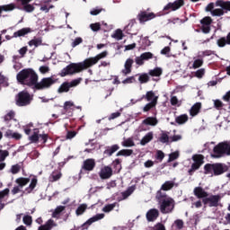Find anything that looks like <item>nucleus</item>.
Masks as SVG:
<instances>
[{"label": "nucleus", "mask_w": 230, "mask_h": 230, "mask_svg": "<svg viewBox=\"0 0 230 230\" xmlns=\"http://www.w3.org/2000/svg\"><path fill=\"white\" fill-rule=\"evenodd\" d=\"M109 55V52L103 51L93 58H86L84 61L80 63H72L66 67L63 68L60 72V76H67V75H76V73H82L87 67H92L95 64H98L99 60L105 58Z\"/></svg>", "instance_id": "obj_1"}, {"label": "nucleus", "mask_w": 230, "mask_h": 230, "mask_svg": "<svg viewBox=\"0 0 230 230\" xmlns=\"http://www.w3.org/2000/svg\"><path fill=\"white\" fill-rule=\"evenodd\" d=\"M206 12H210L212 17H222L230 12V1L217 0L210 3L207 5Z\"/></svg>", "instance_id": "obj_2"}, {"label": "nucleus", "mask_w": 230, "mask_h": 230, "mask_svg": "<svg viewBox=\"0 0 230 230\" xmlns=\"http://www.w3.org/2000/svg\"><path fill=\"white\" fill-rule=\"evenodd\" d=\"M156 199L160 205L161 213H172L175 208V201L173 199L168 197L165 192L158 190L156 193Z\"/></svg>", "instance_id": "obj_3"}, {"label": "nucleus", "mask_w": 230, "mask_h": 230, "mask_svg": "<svg viewBox=\"0 0 230 230\" xmlns=\"http://www.w3.org/2000/svg\"><path fill=\"white\" fill-rule=\"evenodd\" d=\"M205 174L210 175L213 177V175H222L226 170V165L222 164H207L204 166Z\"/></svg>", "instance_id": "obj_4"}, {"label": "nucleus", "mask_w": 230, "mask_h": 230, "mask_svg": "<svg viewBox=\"0 0 230 230\" xmlns=\"http://www.w3.org/2000/svg\"><path fill=\"white\" fill-rule=\"evenodd\" d=\"M212 157H222V155H230V144L227 142L219 143L213 149Z\"/></svg>", "instance_id": "obj_5"}, {"label": "nucleus", "mask_w": 230, "mask_h": 230, "mask_svg": "<svg viewBox=\"0 0 230 230\" xmlns=\"http://www.w3.org/2000/svg\"><path fill=\"white\" fill-rule=\"evenodd\" d=\"M58 82V79L55 76L44 77L35 84V89L38 91H44V89H49L51 85H55Z\"/></svg>", "instance_id": "obj_6"}, {"label": "nucleus", "mask_w": 230, "mask_h": 230, "mask_svg": "<svg viewBox=\"0 0 230 230\" xmlns=\"http://www.w3.org/2000/svg\"><path fill=\"white\" fill-rule=\"evenodd\" d=\"M32 100L33 98L27 92H20L16 95L15 102L18 107H26V105H30V103H31Z\"/></svg>", "instance_id": "obj_7"}, {"label": "nucleus", "mask_w": 230, "mask_h": 230, "mask_svg": "<svg viewBox=\"0 0 230 230\" xmlns=\"http://www.w3.org/2000/svg\"><path fill=\"white\" fill-rule=\"evenodd\" d=\"M194 163L191 165L190 170H189V173L191 175L193 172L199 170L202 164H204V156L202 155H195L192 156Z\"/></svg>", "instance_id": "obj_8"}, {"label": "nucleus", "mask_w": 230, "mask_h": 230, "mask_svg": "<svg viewBox=\"0 0 230 230\" xmlns=\"http://www.w3.org/2000/svg\"><path fill=\"white\" fill-rule=\"evenodd\" d=\"M29 140L31 141V143H39V141L47 143L48 134L46 133L39 134V131L35 129L33 134L29 137Z\"/></svg>", "instance_id": "obj_9"}, {"label": "nucleus", "mask_w": 230, "mask_h": 230, "mask_svg": "<svg viewBox=\"0 0 230 230\" xmlns=\"http://www.w3.org/2000/svg\"><path fill=\"white\" fill-rule=\"evenodd\" d=\"M39 80V75L35 71L31 70V73L29 74V76H27V79H25L23 85H29V87H33L35 89V85H37V82Z\"/></svg>", "instance_id": "obj_10"}, {"label": "nucleus", "mask_w": 230, "mask_h": 230, "mask_svg": "<svg viewBox=\"0 0 230 230\" xmlns=\"http://www.w3.org/2000/svg\"><path fill=\"white\" fill-rule=\"evenodd\" d=\"M220 195H212L208 198L203 199V203L208 204L209 208H217L220 202Z\"/></svg>", "instance_id": "obj_11"}, {"label": "nucleus", "mask_w": 230, "mask_h": 230, "mask_svg": "<svg viewBox=\"0 0 230 230\" xmlns=\"http://www.w3.org/2000/svg\"><path fill=\"white\" fill-rule=\"evenodd\" d=\"M150 58H154V54L151 52H145L139 57H137L135 58V62L137 66H143V64H145V60H150Z\"/></svg>", "instance_id": "obj_12"}, {"label": "nucleus", "mask_w": 230, "mask_h": 230, "mask_svg": "<svg viewBox=\"0 0 230 230\" xmlns=\"http://www.w3.org/2000/svg\"><path fill=\"white\" fill-rule=\"evenodd\" d=\"M200 22L202 24L203 33H209V31H211V22H213V20L211 19V17L207 16V17L203 18L200 21Z\"/></svg>", "instance_id": "obj_13"}, {"label": "nucleus", "mask_w": 230, "mask_h": 230, "mask_svg": "<svg viewBox=\"0 0 230 230\" xmlns=\"http://www.w3.org/2000/svg\"><path fill=\"white\" fill-rule=\"evenodd\" d=\"M183 5L184 0H176L173 3H169L167 5H165L164 10H172V12H175V10H179V8Z\"/></svg>", "instance_id": "obj_14"}, {"label": "nucleus", "mask_w": 230, "mask_h": 230, "mask_svg": "<svg viewBox=\"0 0 230 230\" xmlns=\"http://www.w3.org/2000/svg\"><path fill=\"white\" fill-rule=\"evenodd\" d=\"M103 218H105V214H96L95 216H93V217L89 218L84 225L83 227H84L85 229H87V227L93 224H94V222H98V220H103Z\"/></svg>", "instance_id": "obj_15"}, {"label": "nucleus", "mask_w": 230, "mask_h": 230, "mask_svg": "<svg viewBox=\"0 0 230 230\" xmlns=\"http://www.w3.org/2000/svg\"><path fill=\"white\" fill-rule=\"evenodd\" d=\"M99 176L103 180L111 179V177H112V168L109 166L102 167L99 172Z\"/></svg>", "instance_id": "obj_16"}, {"label": "nucleus", "mask_w": 230, "mask_h": 230, "mask_svg": "<svg viewBox=\"0 0 230 230\" xmlns=\"http://www.w3.org/2000/svg\"><path fill=\"white\" fill-rule=\"evenodd\" d=\"M152 19H155L154 13L142 12L138 14V21L140 22H146L147 21H152Z\"/></svg>", "instance_id": "obj_17"}, {"label": "nucleus", "mask_w": 230, "mask_h": 230, "mask_svg": "<svg viewBox=\"0 0 230 230\" xmlns=\"http://www.w3.org/2000/svg\"><path fill=\"white\" fill-rule=\"evenodd\" d=\"M32 69H23L22 71H20L16 76L18 82H20V84H24L25 80L28 78L29 75L31 73Z\"/></svg>", "instance_id": "obj_18"}, {"label": "nucleus", "mask_w": 230, "mask_h": 230, "mask_svg": "<svg viewBox=\"0 0 230 230\" xmlns=\"http://www.w3.org/2000/svg\"><path fill=\"white\" fill-rule=\"evenodd\" d=\"M4 137L8 139H22V135L21 133L15 132L12 129H7L4 133Z\"/></svg>", "instance_id": "obj_19"}, {"label": "nucleus", "mask_w": 230, "mask_h": 230, "mask_svg": "<svg viewBox=\"0 0 230 230\" xmlns=\"http://www.w3.org/2000/svg\"><path fill=\"white\" fill-rule=\"evenodd\" d=\"M132 64H134V59L128 58L124 64V69L122 70V74H124L125 76L127 75H130L132 73Z\"/></svg>", "instance_id": "obj_20"}, {"label": "nucleus", "mask_w": 230, "mask_h": 230, "mask_svg": "<svg viewBox=\"0 0 230 230\" xmlns=\"http://www.w3.org/2000/svg\"><path fill=\"white\" fill-rule=\"evenodd\" d=\"M159 217V210L156 208H151L146 213V218L148 222H154V220H157V217Z\"/></svg>", "instance_id": "obj_21"}, {"label": "nucleus", "mask_w": 230, "mask_h": 230, "mask_svg": "<svg viewBox=\"0 0 230 230\" xmlns=\"http://www.w3.org/2000/svg\"><path fill=\"white\" fill-rule=\"evenodd\" d=\"M8 155H10L8 151L0 149V170H4V168H6V163H4V160Z\"/></svg>", "instance_id": "obj_22"}, {"label": "nucleus", "mask_w": 230, "mask_h": 230, "mask_svg": "<svg viewBox=\"0 0 230 230\" xmlns=\"http://www.w3.org/2000/svg\"><path fill=\"white\" fill-rule=\"evenodd\" d=\"M95 166H96V162H94V159H87L84 162V164H83L84 170H86L87 172H93Z\"/></svg>", "instance_id": "obj_23"}, {"label": "nucleus", "mask_w": 230, "mask_h": 230, "mask_svg": "<svg viewBox=\"0 0 230 230\" xmlns=\"http://www.w3.org/2000/svg\"><path fill=\"white\" fill-rule=\"evenodd\" d=\"M200 109H202V103L196 102L190 110V116L195 118L200 112Z\"/></svg>", "instance_id": "obj_24"}, {"label": "nucleus", "mask_w": 230, "mask_h": 230, "mask_svg": "<svg viewBox=\"0 0 230 230\" xmlns=\"http://www.w3.org/2000/svg\"><path fill=\"white\" fill-rule=\"evenodd\" d=\"M28 33H31V29L27 27V28H22L17 31H15L13 35L14 39H17V37H24L28 35Z\"/></svg>", "instance_id": "obj_25"}, {"label": "nucleus", "mask_w": 230, "mask_h": 230, "mask_svg": "<svg viewBox=\"0 0 230 230\" xmlns=\"http://www.w3.org/2000/svg\"><path fill=\"white\" fill-rule=\"evenodd\" d=\"M143 125H146L149 127H156L159 120L155 117H147L146 119L142 121Z\"/></svg>", "instance_id": "obj_26"}, {"label": "nucleus", "mask_w": 230, "mask_h": 230, "mask_svg": "<svg viewBox=\"0 0 230 230\" xmlns=\"http://www.w3.org/2000/svg\"><path fill=\"white\" fill-rule=\"evenodd\" d=\"M22 3L23 6V10L27 12L28 13H31L33 10H35V7L31 4H28V3H31L32 0H18Z\"/></svg>", "instance_id": "obj_27"}, {"label": "nucleus", "mask_w": 230, "mask_h": 230, "mask_svg": "<svg viewBox=\"0 0 230 230\" xmlns=\"http://www.w3.org/2000/svg\"><path fill=\"white\" fill-rule=\"evenodd\" d=\"M53 227H57V224L52 219H49L45 225L40 226L38 230H51Z\"/></svg>", "instance_id": "obj_28"}, {"label": "nucleus", "mask_w": 230, "mask_h": 230, "mask_svg": "<svg viewBox=\"0 0 230 230\" xmlns=\"http://www.w3.org/2000/svg\"><path fill=\"white\" fill-rule=\"evenodd\" d=\"M194 195H196L198 199H205V197H208V192H206L204 189L200 187H196L194 189Z\"/></svg>", "instance_id": "obj_29"}, {"label": "nucleus", "mask_w": 230, "mask_h": 230, "mask_svg": "<svg viewBox=\"0 0 230 230\" xmlns=\"http://www.w3.org/2000/svg\"><path fill=\"white\" fill-rule=\"evenodd\" d=\"M154 139V132H148L140 141V145L145 146L147 143H150Z\"/></svg>", "instance_id": "obj_30"}, {"label": "nucleus", "mask_w": 230, "mask_h": 230, "mask_svg": "<svg viewBox=\"0 0 230 230\" xmlns=\"http://www.w3.org/2000/svg\"><path fill=\"white\" fill-rule=\"evenodd\" d=\"M173 186H175V181H165L162 185L161 190H163V191H170V190H172V188H173Z\"/></svg>", "instance_id": "obj_31"}, {"label": "nucleus", "mask_w": 230, "mask_h": 230, "mask_svg": "<svg viewBox=\"0 0 230 230\" xmlns=\"http://www.w3.org/2000/svg\"><path fill=\"white\" fill-rule=\"evenodd\" d=\"M226 44L230 45V32L226 36V38H220L219 40H217V46L219 48H224V46H226Z\"/></svg>", "instance_id": "obj_32"}, {"label": "nucleus", "mask_w": 230, "mask_h": 230, "mask_svg": "<svg viewBox=\"0 0 230 230\" xmlns=\"http://www.w3.org/2000/svg\"><path fill=\"white\" fill-rule=\"evenodd\" d=\"M13 10H15L14 4L0 5V15H1V13H3V12H12Z\"/></svg>", "instance_id": "obj_33"}, {"label": "nucleus", "mask_w": 230, "mask_h": 230, "mask_svg": "<svg viewBox=\"0 0 230 230\" xmlns=\"http://www.w3.org/2000/svg\"><path fill=\"white\" fill-rule=\"evenodd\" d=\"M61 177H62V172H60V171H55L51 173V175L49 177V181L51 182H55V181H58Z\"/></svg>", "instance_id": "obj_34"}, {"label": "nucleus", "mask_w": 230, "mask_h": 230, "mask_svg": "<svg viewBox=\"0 0 230 230\" xmlns=\"http://www.w3.org/2000/svg\"><path fill=\"white\" fill-rule=\"evenodd\" d=\"M157 99H158V97H155V98L153 99V102L147 103V104L144 107V109H143L144 112H148V111H150V109H153V107H155V105H157Z\"/></svg>", "instance_id": "obj_35"}, {"label": "nucleus", "mask_w": 230, "mask_h": 230, "mask_svg": "<svg viewBox=\"0 0 230 230\" xmlns=\"http://www.w3.org/2000/svg\"><path fill=\"white\" fill-rule=\"evenodd\" d=\"M29 46H34L35 48H39V46H42V38H34L29 41Z\"/></svg>", "instance_id": "obj_36"}, {"label": "nucleus", "mask_w": 230, "mask_h": 230, "mask_svg": "<svg viewBox=\"0 0 230 230\" xmlns=\"http://www.w3.org/2000/svg\"><path fill=\"white\" fill-rule=\"evenodd\" d=\"M134 154V151L132 149H122L117 153V157H119V155H124L125 157H128Z\"/></svg>", "instance_id": "obj_37"}, {"label": "nucleus", "mask_w": 230, "mask_h": 230, "mask_svg": "<svg viewBox=\"0 0 230 230\" xmlns=\"http://www.w3.org/2000/svg\"><path fill=\"white\" fill-rule=\"evenodd\" d=\"M150 76H161L163 75V68L155 67L154 69L149 70Z\"/></svg>", "instance_id": "obj_38"}, {"label": "nucleus", "mask_w": 230, "mask_h": 230, "mask_svg": "<svg viewBox=\"0 0 230 230\" xmlns=\"http://www.w3.org/2000/svg\"><path fill=\"white\" fill-rule=\"evenodd\" d=\"M118 150H119V145H113L109 149H106L104 151V154L111 156V155H112V154H114V152H118Z\"/></svg>", "instance_id": "obj_39"}, {"label": "nucleus", "mask_w": 230, "mask_h": 230, "mask_svg": "<svg viewBox=\"0 0 230 230\" xmlns=\"http://www.w3.org/2000/svg\"><path fill=\"white\" fill-rule=\"evenodd\" d=\"M188 119L189 117L187 114L180 115L176 118V123H178V125H184V123L188 121Z\"/></svg>", "instance_id": "obj_40"}, {"label": "nucleus", "mask_w": 230, "mask_h": 230, "mask_svg": "<svg viewBox=\"0 0 230 230\" xmlns=\"http://www.w3.org/2000/svg\"><path fill=\"white\" fill-rule=\"evenodd\" d=\"M28 182H30V179H28V178L16 179V184H18V186L22 189L24 188V186H26V184H28Z\"/></svg>", "instance_id": "obj_41"}, {"label": "nucleus", "mask_w": 230, "mask_h": 230, "mask_svg": "<svg viewBox=\"0 0 230 230\" xmlns=\"http://www.w3.org/2000/svg\"><path fill=\"white\" fill-rule=\"evenodd\" d=\"M21 168H22L21 164H13L11 166L10 172L13 173V175H15L21 172Z\"/></svg>", "instance_id": "obj_42"}, {"label": "nucleus", "mask_w": 230, "mask_h": 230, "mask_svg": "<svg viewBox=\"0 0 230 230\" xmlns=\"http://www.w3.org/2000/svg\"><path fill=\"white\" fill-rule=\"evenodd\" d=\"M160 143H171V137L168 133L163 132L159 137Z\"/></svg>", "instance_id": "obj_43"}, {"label": "nucleus", "mask_w": 230, "mask_h": 230, "mask_svg": "<svg viewBox=\"0 0 230 230\" xmlns=\"http://www.w3.org/2000/svg\"><path fill=\"white\" fill-rule=\"evenodd\" d=\"M86 209H87V204H81L75 210V215H77V217H80V215H84V213H85Z\"/></svg>", "instance_id": "obj_44"}, {"label": "nucleus", "mask_w": 230, "mask_h": 230, "mask_svg": "<svg viewBox=\"0 0 230 230\" xmlns=\"http://www.w3.org/2000/svg\"><path fill=\"white\" fill-rule=\"evenodd\" d=\"M64 209H66L65 206L57 207L56 209L52 213L53 218H58V215H60L62 213V211H64Z\"/></svg>", "instance_id": "obj_45"}, {"label": "nucleus", "mask_w": 230, "mask_h": 230, "mask_svg": "<svg viewBox=\"0 0 230 230\" xmlns=\"http://www.w3.org/2000/svg\"><path fill=\"white\" fill-rule=\"evenodd\" d=\"M69 89H71V85L69 84V83H64L58 88V93H68Z\"/></svg>", "instance_id": "obj_46"}, {"label": "nucleus", "mask_w": 230, "mask_h": 230, "mask_svg": "<svg viewBox=\"0 0 230 230\" xmlns=\"http://www.w3.org/2000/svg\"><path fill=\"white\" fill-rule=\"evenodd\" d=\"M136 190V186L129 187L126 191L122 192V197L124 199H127L128 197H130L132 193Z\"/></svg>", "instance_id": "obj_47"}, {"label": "nucleus", "mask_w": 230, "mask_h": 230, "mask_svg": "<svg viewBox=\"0 0 230 230\" xmlns=\"http://www.w3.org/2000/svg\"><path fill=\"white\" fill-rule=\"evenodd\" d=\"M118 203H112V204H108L103 207L102 211L103 213H111L114 208H116Z\"/></svg>", "instance_id": "obj_48"}, {"label": "nucleus", "mask_w": 230, "mask_h": 230, "mask_svg": "<svg viewBox=\"0 0 230 230\" xmlns=\"http://www.w3.org/2000/svg\"><path fill=\"white\" fill-rule=\"evenodd\" d=\"M113 39H116V40H121L123 39V31L121 30H117L115 32L111 35Z\"/></svg>", "instance_id": "obj_49"}, {"label": "nucleus", "mask_w": 230, "mask_h": 230, "mask_svg": "<svg viewBox=\"0 0 230 230\" xmlns=\"http://www.w3.org/2000/svg\"><path fill=\"white\" fill-rule=\"evenodd\" d=\"M35 186H37V179H32L31 184L25 190L26 193H31V191H33L35 189Z\"/></svg>", "instance_id": "obj_50"}, {"label": "nucleus", "mask_w": 230, "mask_h": 230, "mask_svg": "<svg viewBox=\"0 0 230 230\" xmlns=\"http://www.w3.org/2000/svg\"><path fill=\"white\" fill-rule=\"evenodd\" d=\"M204 64V59L198 58L195 59L192 65L193 69H199V67H201V66Z\"/></svg>", "instance_id": "obj_51"}, {"label": "nucleus", "mask_w": 230, "mask_h": 230, "mask_svg": "<svg viewBox=\"0 0 230 230\" xmlns=\"http://www.w3.org/2000/svg\"><path fill=\"white\" fill-rule=\"evenodd\" d=\"M172 227H175V229H182V227H184V222L181 219H177L174 221Z\"/></svg>", "instance_id": "obj_52"}, {"label": "nucleus", "mask_w": 230, "mask_h": 230, "mask_svg": "<svg viewBox=\"0 0 230 230\" xmlns=\"http://www.w3.org/2000/svg\"><path fill=\"white\" fill-rule=\"evenodd\" d=\"M121 145L122 146L130 147V146H134L136 144L134 143V140H132V138H128V139H124Z\"/></svg>", "instance_id": "obj_53"}, {"label": "nucleus", "mask_w": 230, "mask_h": 230, "mask_svg": "<svg viewBox=\"0 0 230 230\" xmlns=\"http://www.w3.org/2000/svg\"><path fill=\"white\" fill-rule=\"evenodd\" d=\"M148 80H150L148 74H141L138 77V82H140V84H146Z\"/></svg>", "instance_id": "obj_54"}, {"label": "nucleus", "mask_w": 230, "mask_h": 230, "mask_svg": "<svg viewBox=\"0 0 230 230\" xmlns=\"http://www.w3.org/2000/svg\"><path fill=\"white\" fill-rule=\"evenodd\" d=\"M83 42H84V40L80 37H77L73 40L71 46L72 48H76V46H80V44H82Z\"/></svg>", "instance_id": "obj_55"}, {"label": "nucleus", "mask_w": 230, "mask_h": 230, "mask_svg": "<svg viewBox=\"0 0 230 230\" xmlns=\"http://www.w3.org/2000/svg\"><path fill=\"white\" fill-rule=\"evenodd\" d=\"M179 158V152H173L169 155L168 163H172V161H175V159Z\"/></svg>", "instance_id": "obj_56"}, {"label": "nucleus", "mask_w": 230, "mask_h": 230, "mask_svg": "<svg viewBox=\"0 0 230 230\" xmlns=\"http://www.w3.org/2000/svg\"><path fill=\"white\" fill-rule=\"evenodd\" d=\"M146 98L147 102H154V98H157V96H155V93H154V92L150 91L146 93Z\"/></svg>", "instance_id": "obj_57"}, {"label": "nucleus", "mask_w": 230, "mask_h": 230, "mask_svg": "<svg viewBox=\"0 0 230 230\" xmlns=\"http://www.w3.org/2000/svg\"><path fill=\"white\" fill-rule=\"evenodd\" d=\"M90 28L93 31H99V30L102 28V25L100 24V22L92 23L90 25Z\"/></svg>", "instance_id": "obj_58"}, {"label": "nucleus", "mask_w": 230, "mask_h": 230, "mask_svg": "<svg viewBox=\"0 0 230 230\" xmlns=\"http://www.w3.org/2000/svg\"><path fill=\"white\" fill-rule=\"evenodd\" d=\"M214 107H216L217 111H220V109L224 107V102L220 100H214Z\"/></svg>", "instance_id": "obj_59"}, {"label": "nucleus", "mask_w": 230, "mask_h": 230, "mask_svg": "<svg viewBox=\"0 0 230 230\" xmlns=\"http://www.w3.org/2000/svg\"><path fill=\"white\" fill-rule=\"evenodd\" d=\"M136 83V77L135 76H129L126 78L125 80L122 81V84H134Z\"/></svg>", "instance_id": "obj_60"}, {"label": "nucleus", "mask_w": 230, "mask_h": 230, "mask_svg": "<svg viewBox=\"0 0 230 230\" xmlns=\"http://www.w3.org/2000/svg\"><path fill=\"white\" fill-rule=\"evenodd\" d=\"M23 224H25V226H31L32 219H31V216H24L23 217Z\"/></svg>", "instance_id": "obj_61"}, {"label": "nucleus", "mask_w": 230, "mask_h": 230, "mask_svg": "<svg viewBox=\"0 0 230 230\" xmlns=\"http://www.w3.org/2000/svg\"><path fill=\"white\" fill-rule=\"evenodd\" d=\"M206 74V70L204 68H200L196 72L197 78H202L204 75Z\"/></svg>", "instance_id": "obj_62"}, {"label": "nucleus", "mask_w": 230, "mask_h": 230, "mask_svg": "<svg viewBox=\"0 0 230 230\" xmlns=\"http://www.w3.org/2000/svg\"><path fill=\"white\" fill-rule=\"evenodd\" d=\"M102 12H103V9L102 8H93L90 11V13L92 15H99V13H102Z\"/></svg>", "instance_id": "obj_63"}, {"label": "nucleus", "mask_w": 230, "mask_h": 230, "mask_svg": "<svg viewBox=\"0 0 230 230\" xmlns=\"http://www.w3.org/2000/svg\"><path fill=\"white\" fill-rule=\"evenodd\" d=\"M40 72L41 73V75H46V73H49V66H40Z\"/></svg>", "instance_id": "obj_64"}]
</instances>
